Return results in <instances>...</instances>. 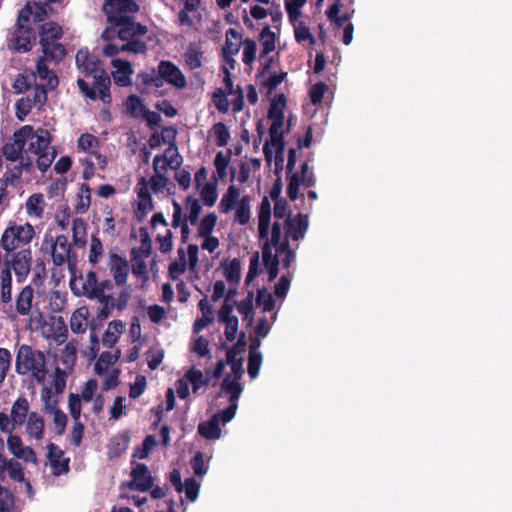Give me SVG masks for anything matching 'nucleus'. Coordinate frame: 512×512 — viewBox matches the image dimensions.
<instances>
[{
	"mask_svg": "<svg viewBox=\"0 0 512 512\" xmlns=\"http://www.w3.org/2000/svg\"><path fill=\"white\" fill-rule=\"evenodd\" d=\"M186 253L183 248L178 249V259L169 265V277L172 280H177L186 271Z\"/></svg>",
	"mask_w": 512,
	"mask_h": 512,
	"instance_id": "a19ab883",
	"label": "nucleus"
},
{
	"mask_svg": "<svg viewBox=\"0 0 512 512\" xmlns=\"http://www.w3.org/2000/svg\"><path fill=\"white\" fill-rule=\"evenodd\" d=\"M91 203V189L88 184L83 183L80 186L79 193L77 195V204L75 209L78 213H85Z\"/></svg>",
	"mask_w": 512,
	"mask_h": 512,
	"instance_id": "c03bdc74",
	"label": "nucleus"
},
{
	"mask_svg": "<svg viewBox=\"0 0 512 512\" xmlns=\"http://www.w3.org/2000/svg\"><path fill=\"white\" fill-rule=\"evenodd\" d=\"M125 106H126L127 111L133 117H139L144 112V105H143L141 99L136 95H130L126 99Z\"/></svg>",
	"mask_w": 512,
	"mask_h": 512,
	"instance_id": "052dcab7",
	"label": "nucleus"
},
{
	"mask_svg": "<svg viewBox=\"0 0 512 512\" xmlns=\"http://www.w3.org/2000/svg\"><path fill=\"white\" fill-rule=\"evenodd\" d=\"M45 207V198L41 193L30 195L25 202L26 213L31 218L41 219L44 215Z\"/></svg>",
	"mask_w": 512,
	"mask_h": 512,
	"instance_id": "c85d7f7f",
	"label": "nucleus"
},
{
	"mask_svg": "<svg viewBox=\"0 0 512 512\" xmlns=\"http://www.w3.org/2000/svg\"><path fill=\"white\" fill-rule=\"evenodd\" d=\"M275 40H276V33L270 29L269 26H265L260 34L258 35V41L262 43L263 50L258 57V61H266L270 57H267L268 54L275 50Z\"/></svg>",
	"mask_w": 512,
	"mask_h": 512,
	"instance_id": "2f4dec72",
	"label": "nucleus"
},
{
	"mask_svg": "<svg viewBox=\"0 0 512 512\" xmlns=\"http://www.w3.org/2000/svg\"><path fill=\"white\" fill-rule=\"evenodd\" d=\"M270 107L268 110V119L272 121L269 136L270 142H266L263 147L265 160L270 163L273 154L275 160V170H282L283 167V150H284V137H283V123H284V109L287 104V98L284 93L275 94L270 98Z\"/></svg>",
	"mask_w": 512,
	"mask_h": 512,
	"instance_id": "f03ea898",
	"label": "nucleus"
},
{
	"mask_svg": "<svg viewBox=\"0 0 512 512\" xmlns=\"http://www.w3.org/2000/svg\"><path fill=\"white\" fill-rule=\"evenodd\" d=\"M328 86L324 82L315 83L310 91L309 96L313 105L320 104L323 100L324 94L327 91Z\"/></svg>",
	"mask_w": 512,
	"mask_h": 512,
	"instance_id": "338daca9",
	"label": "nucleus"
},
{
	"mask_svg": "<svg viewBox=\"0 0 512 512\" xmlns=\"http://www.w3.org/2000/svg\"><path fill=\"white\" fill-rule=\"evenodd\" d=\"M89 311L86 307L75 310L70 318V328L73 333H84L88 325Z\"/></svg>",
	"mask_w": 512,
	"mask_h": 512,
	"instance_id": "72a5a7b5",
	"label": "nucleus"
},
{
	"mask_svg": "<svg viewBox=\"0 0 512 512\" xmlns=\"http://www.w3.org/2000/svg\"><path fill=\"white\" fill-rule=\"evenodd\" d=\"M295 40L298 43L309 41L311 45H314L316 40L310 32L309 27L303 21H298L293 24Z\"/></svg>",
	"mask_w": 512,
	"mask_h": 512,
	"instance_id": "a18cd8bd",
	"label": "nucleus"
},
{
	"mask_svg": "<svg viewBox=\"0 0 512 512\" xmlns=\"http://www.w3.org/2000/svg\"><path fill=\"white\" fill-rule=\"evenodd\" d=\"M73 242L77 247H83L86 244V223L81 218H75L72 221Z\"/></svg>",
	"mask_w": 512,
	"mask_h": 512,
	"instance_id": "79ce46f5",
	"label": "nucleus"
},
{
	"mask_svg": "<svg viewBox=\"0 0 512 512\" xmlns=\"http://www.w3.org/2000/svg\"><path fill=\"white\" fill-rule=\"evenodd\" d=\"M185 380L191 384L193 393H197L200 388L208 384V379L204 377L203 373L192 367L185 374Z\"/></svg>",
	"mask_w": 512,
	"mask_h": 512,
	"instance_id": "37998d69",
	"label": "nucleus"
},
{
	"mask_svg": "<svg viewBox=\"0 0 512 512\" xmlns=\"http://www.w3.org/2000/svg\"><path fill=\"white\" fill-rule=\"evenodd\" d=\"M238 197L239 191L234 186H230L220 201L219 207L221 212L228 213L235 205Z\"/></svg>",
	"mask_w": 512,
	"mask_h": 512,
	"instance_id": "09e8293b",
	"label": "nucleus"
},
{
	"mask_svg": "<svg viewBox=\"0 0 512 512\" xmlns=\"http://www.w3.org/2000/svg\"><path fill=\"white\" fill-rule=\"evenodd\" d=\"M35 236V229L30 223L11 224L5 228L0 238V246L4 252L10 253L22 248H30L29 244Z\"/></svg>",
	"mask_w": 512,
	"mask_h": 512,
	"instance_id": "423d86ee",
	"label": "nucleus"
},
{
	"mask_svg": "<svg viewBox=\"0 0 512 512\" xmlns=\"http://www.w3.org/2000/svg\"><path fill=\"white\" fill-rule=\"evenodd\" d=\"M242 43L241 35L233 28H230L226 32V42L223 47V54L227 62H233L231 58L232 55H235L239 52L240 46Z\"/></svg>",
	"mask_w": 512,
	"mask_h": 512,
	"instance_id": "7c9ffc66",
	"label": "nucleus"
},
{
	"mask_svg": "<svg viewBox=\"0 0 512 512\" xmlns=\"http://www.w3.org/2000/svg\"><path fill=\"white\" fill-rule=\"evenodd\" d=\"M250 216L249 201L246 198H243L236 208L235 221L241 225H245L249 222Z\"/></svg>",
	"mask_w": 512,
	"mask_h": 512,
	"instance_id": "6e6d98bb",
	"label": "nucleus"
},
{
	"mask_svg": "<svg viewBox=\"0 0 512 512\" xmlns=\"http://www.w3.org/2000/svg\"><path fill=\"white\" fill-rule=\"evenodd\" d=\"M12 354L6 348H0V385L5 381L11 368Z\"/></svg>",
	"mask_w": 512,
	"mask_h": 512,
	"instance_id": "603ef678",
	"label": "nucleus"
},
{
	"mask_svg": "<svg viewBox=\"0 0 512 512\" xmlns=\"http://www.w3.org/2000/svg\"><path fill=\"white\" fill-rule=\"evenodd\" d=\"M103 12L110 23L129 19L126 14L136 13L139 10L138 4L134 0H105Z\"/></svg>",
	"mask_w": 512,
	"mask_h": 512,
	"instance_id": "2eb2a0df",
	"label": "nucleus"
},
{
	"mask_svg": "<svg viewBox=\"0 0 512 512\" xmlns=\"http://www.w3.org/2000/svg\"><path fill=\"white\" fill-rule=\"evenodd\" d=\"M223 274L225 279L231 284L236 286L241 278V264L238 259H233L228 263L223 264Z\"/></svg>",
	"mask_w": 512,
	"mask_h": 512,
	"instance_id": "ea45409f",
	"label": "nucleus"
},
{
	"mask_svg": "<svg viewBox=\"0 0 512 512\" xmlns=\"http://www.w3.org/2000/svg\"><path fill=\"white\" fill-rule=\"evenodd\" d=\"M217 222L215 213L207 214L199 223L198 234L199 236H208L213 231Z\"/></svg>",
	"mask_w": 512,
	"mask_h": 512,
	"instance_id": "bf43d9fd",
	"label": "nucleus"
},
{
	"mask_svg": "<svg viewBox=\"0 0 512 512\" xmlns=\"http://www.w3.org/2000/svg\"><path fill=\"white\" fill-rule=\"evenodd\" d=\"M47 412L53 415V423L55 425L57 435H62L67 426V415L58 408L51 409Z\"/></svg>",
	"mask_w": 512,
	"mask_h": 512,
	"instance_id": "13d9d810",
	"label": "nucleus"
},
{
	"mask_svg": "<svg viewBox=\"0 0 512 512\" xmlns=\"http://www.w3.org/2000/svg\"><path fill=\"white\" fill-rule=\"evenodd\" d=\"M47 459L49 461L52 474L60 476L69 471V459L63 457V451L54 443L47 446Z\"/></svg>",
	"mask_w": 512,
	"mask_h": 512,
	"instance_id": "b1692460",
	"label": "nucleus"
},
{
	"mask_svg": "<svg viewBox=\"0 0 512 512\" xmlns=\"http://www.w3.org/2000/svg\"><path fill=\"white\" fill-rule=\"evenodd\" d=\"M233 408L234 406L232 408H225L220 410L215 413L209 421L200 423L198 426V433L202 437L210 440L220 438L221 429L219 425H225L234 418L232 411Z\"/></svg>",
	"mask_w": 512,
	"mask_h": 512,
	"instance_id": "ddd939ff",
	"label": "nucleus"
},
{
	"mask_svg": "<svg viewBox=\"0 0 512 512\" xmlns=\"http://www.w3.org/2000/svg\"><path fill=\"white\" fill-rule=\"evenodd\" d=\"M51 256L55 266H63L66 264L70 270L75 266L76 256L65 235H58L55 238L52 244Z\"/></svg>",
	"mask_w": 512,
	"mask_h": 512,
	"instance_id": "dca6fc26",
	"label": "nucleus"
},
{
	"mask_svg": "<svg viewBox=\"0 0 512 512\" xmlns=\"http://www.w3.org/2000/svg\"><path fill=\"white\" fill-rule=\"evenodd\" d=\"M203 52L200 46L196 43H190L184 59L187 67L191 70L201 67L202 65Z\"/></svg>",
	"mask_w": 512,
	"mask_h": 512,
	"instance_id": "4c0bfd02",
	"label": "nucleus"
},
{
	"mask_svg": "<svg viewBox=\"0 0 512 512\" xmlns=\"http://www.w3.org/2000/svg\"><path fill=\"white\" fill-rule=\"evenodd\" d=\"M260 63L262 68L258 73V77L262 78L261 91L265 90L266 97L270 98L273 91L284 81L287 73L279 69L280 62L278 54Z\"/></svg>",
	"mask_w": 512,
	"mask_h": 512,
	"instance_id": "9d476101",
	"label": "nucleus"
},
{
	"mask_svg": "<svg viewBox=\"0 0 512 512\" xmlns=\"http://www.w3.org/2000/svg\"><path fill=\"white\" fill-rule=\"evenodd\" d=\"M48 58H42L37 63V74L41 80L46 81V87L50 90L54 89L58 85V78L56 74L50 70L46 64Z\"/></svg>",
	"mask_w": 512,
	"mask_h": 512,
	"instance_id": "e433bc0d",
	"label": "nucleus"
},
{
	"mask_svg": "<svg viewBox=\"0 0 512 512\" xmlns=\"http://www.w3.org/2000/svg\"><path fill=\"white\" fill-rule=\"evenodd\" d=\"M109 268L116 285H124L126 283L129 270L126 259L117 254H112L109 260Z\"/></svg>",
	"mask_w": 512,
	"mask_h": 512,
	"instance_id": "a878e982",
	"label": "nucleus"
},
{
	"mask_svg": "<svg viewBox=\"0 0 512 512\" xmlns=\"http://www.w3.org/2000/svg\"><path fill=\"white\" fill-rule=\"evenodd\" d=\"M21 128L29 130L24 137L26 157H29V154L36 155L38 169L45 172L56 157L55 150L50 146V133L42 128L34 130L30 125H24Z\"/></svg>",
	"mask_w": 512,
	"mask_h": 512,
	"instance_id": "39448f33",
	"label": "nucleus"
},
{
	"mask_svg": "<svg viewBox=\"0 0 512 512\" xmlns=\"http://www.w3.org/2000/svg\"><path fill=\"white\" fill-rule=\"evenodd\" d=\"M117 27V36L123 43L121 45L107 44L103 48V54L114 57L120 52L132 54H145L147 51L146 35L148 29L145 25L135 22L132 18L113 22Z\"/></svg>",
	"mask_w": 512,
	"mask_h": 512,
	"instance_id": "7ed1b4c3",
	"label": "nucleus"
},
{
	"mask_svg": "<svg viewBox=\"0 0 512 512\" xmlns=\"http://www.w3.org/2000/svg\"><path fill=\"white\" fill-rule=\"evenodd\" d=\"M32 9L23 8L19 12L17 28L12 34L9 47L17 52H27L31 49L36 39L35 29L31 27L30 16Z\"/></svg>",
	"mask_w": 512,
	"mask_h": 512,
	"instance_id": "6e6552de",
	"label": "nucleus"
},
{
	"mask_svg": "<svg viewBox=\"0 0 512 512\" xmlns=\"http://www.w3.org/2000/svg\"><path fill=\"white\" fill-rule=\"evenodd\" d=\"M191 467L197 476H203L207 473L208 466L202 452H196L191 460Z\"/></svg>",
	"mask_w": 512,
	"mask_h": 512,
	"instance_id": "774afa93",
	"label": "nucleus"
},
{
	"mask_svg": "<svg viewBox=\"0 0 512 512\" xmlns=\"http://www.w3.org/2000/svg\"><path fill=\"white\" fill-rule=\"evenodd\" d=\"M200 196L206 206L212 207L216 203L218 197L216 187L210 183L204 184L201 187Z\"/></svg>",
	"mask_w": 512,
	"mask_h": 512,
	"instance_id": "4d7b16f0",
	"label": "nucleus"
},
{
	"mask_svg": "<svg viewBox=\"0 0 512 512\" xmlns=\"http://www.w3.org/2000/svg\"><path fill=\"white\" fill-rule=\"evenodd\" d=\"M230 162V158L228 155L223 152H218L214 159V166L216 169V176L220 180H224L227 176V167Z\"/></svg>",
	"mask_w": 512,
	"mask_h": 512,
	"instance_id": "864d4df0",
	"label": "nucleus"
},
{
	"mask_svg": "<svg viewBox=\"0 0 512 512\" xmlns=\"http://www.w3.org/2000/svg\"><path fill=\"white\" fill-rule=\"evenodd\" d=\"M118 359L117 355L112 354L111 352H103L95 363V373L98 375L103 374L107 371L108 367L114 364Z\"/></svg>",
	"mask_w": 512,
	"mask_h": 512,
	"instance_id": "8fccbe9b",
	"label": "nucleus"
},
{
	"mask_svg": "<svg viewBox=\"0 0 512 512\" xmlns=\"http://www.w3.org/2000/svg\"><path fill=\"white\" fill-rule=\"evenodd\" d=\"M273 253L269 244H265L262 248V261L263 265L268 272V281L272 282L278 276L279 272V257L282 258L283 267L288 269L295 260V252L290 249L289 242L284 239L280 247L274 249Z\"/></svg>",
	"mask_w": 512,
	"mask_h": 512,
	"instance_id": "0eeeda50",
	"label": "nucleus"
},
{
	"mask_svg": "<svg viewBox=\"0 0 512 512\" xmlns=\"http://www.w3.org/2000/svg\"><path fill=\"white\" fill-rule=\"evenodd\" d=\"M36 76L34 73H22L17 76L13 83V89L16 93H23L30 89L35 82Z\"/></svg>",
	"mask_w": 512,
	"mask_h": 512,
	"instance_id": "49530a36",
	"label": "nucleus"
},
{
	"mask_svg": "<svg viewBox=\"0 0 512 512\" xmlns=\"http://www.w3.org/2000/svg\"><path fill=\"white\" fill-rule=\"evenodd\" d=\"M98 139L92 134H82L78 139V147L83 152H87L90 154H95V149L98 146Z\"/></svg>",
	"mask_w": 512,
	"mask_h": 512,
	"instance_id": "5fc2aeb1",
	"label": "nucleus"
},
{
	"mask_svg": "<svg viewBox=\"0 0 512 512\" xmlns=\"http://www.w3.org/2000/svg\"><path fill=\"white\" fill-rule=\"evenodd\" d=\"M124 328L120 320L111 321L102 337V343L107 348H112L118 341Z\"/></svg>",
	"mask_w": 512,
	"mask_h": 512,
	"instance_id": "c9c22d12",
	"label": "nucleus"
},
{
	"mask_svg": "<svg viewBox=\"0 0 512 512\" xmlns=\"http://www.w3.org/2000/svg\"><path fill=\"white\" fill-rule=\"evenodd\" d=\"M242 386L240 381H237V377H225L222 381L219 397H226L229 401V405L226 408H233V416L236 414L238 407V399L242 393Z\"/></svg>",
	"mask_w": 512,
	"mask_h": 512,
	"instance_id": "4be33fe9",
	"label": "nucleus"
},
{
	"mask_svg": "<svg viewBox=\"0 0 512 512\" xmlns=\"http://www.w3.org/2000/svg\"><path fill=\"white\" fill-rule=\"evenodd\" d=\"M12 272L8 268L0 269V302L2 306H9V311H13L12 305Z\"/></svg>",
	"mask_w": 512,
	"mask_h": 512,
	"instance_id": "393cba45",
	"label": "nucleus"
},
{
	"mask_svg": "<svg viewBox=\"0 0 512 512\" xmlns=\"http://www.w3.org/2000/svg\"><path fill=\"white\" fill-rule=\"evenodd\" d=\"M39 35L45 58L60 61L65 56V48L59 43L62 28L55 22H46L40 26Z\"/></svg>",
	"mask_w": 512,
	"mask_h": 512,
	"instance_id": "1a4fd4ad",
	"label": "nucleus"
},
{
	"mask_svg": "<svg viewBox=\"0 0 512 512\" xmlns=\"http://www.w3.org/2000/svg\"><path fill=\"white\" fill-rule=\"evenodd\" d=\"M187 221L190 222L191 225H195L198 222L199 215L202 210V206L198 199L188 196L187 197Z\"/></svg>",
	"mask_w": 512,
	"mask_h": 512,
	"instance_id": "3c124183",
	"label": "nucleus"
},
{
	"mask_svg": "<svg viewBox=\"0 0 512 512\" xmlns=\"http://www.w3.org/2000/svg\"><path fill=\"white\" fill-rule=\"evenodd\" d=\"M33 258L31 248H22L4 255L3 268L14 272L19 283L26 280L32 268Z\"/></svg>",
	"mask_w": 512,
	"mask_h": 512,
	"instance_id": "9b49d317",
	"label": "nucleus"
},
{
	"mask_svg": "<svg viewBox=\"0 0 512 512\" xmlns=\"http://www.w3.org/2000/svg\"><path fill=\"white\" fill-rule=\"evenodd\" d=\"M82 283V294L89 299L97 300L103 305V310H109L114 307L115 299L110 294H101L98 289V281L95 272L89 271L85 278L79 279Z\"/></svg>",
	"mask_w": 512,
	"mask_h": 512,
	"instance_id": "4468645a",
	"label": "nucleus"
},
{
	"mask_svg": "<svg viewBox=\"0 0 512 512\" xmlns=\"http://www.w3.org/2000/svg\"><path fill=\"white\" fill-rule=\"evenodd\" d=\"M213 133L216 139V143L219 147L226 146L228 144L230 134L225 124L219 122L213 126Z\"/></svg>",
	"mask_w": 512,
	"mask_h": 512,
	"instance_id": "e2e57ef3",
	"label": "nucleus"
},
{
	"mask_svg": "<svg viewBox=\"0 0 512 512\" xmlns=\"http://www.w3.org/2000/svg\"><path fill=\"white\" fill-rule=\"evenodd\" d=\"M15 372L20 376L30 377L37 383L43 384L48 374L47 359L44 352L27 344L20 345L15 358Z\"/></svg>",
	"mask_w": 512,
	"mask_h": 512,
	"instance_id": "20e7f679",
	"label": "nucleus"
},
{
	"mask_svg": "<svg viewBox=\"0 0 512 512\" xmlns=\"http://www.w3.org/2000/svg\"><path fill=\"white\" fill-rule=\"evenodd\" d=\"M26 431L28 435L36 440H41L44 436V419L36 412L29 413L26 420Z\"/></svg>",
	"mask_w": 512,
	"mask_h": 512,
	"instance_id": "473e14b6",
	"label": "nucleus"
},
{
	"mask_svg": "<svg viewBox=\"0 0 512 512\" xmlns=\"http://www.w3.org/2000/svg\"><path fill=\"white\" fill-rule=\"evenodd\" d=\"M33 297L34 290L30 285H27L17 295L13 311H9V306H3V312L11 319H15L18 315L27 316L32 308Z\"/></svg>",
	"mask_w": 512,
	"mask_h": 512,
	"instance_id": "a211bd4d",
	"label": "nucleus"
},
{
	"mask_svg": "<svg viewBox=\"0 0 512 512\" xmlns=\"http://www.w3.org/2000/svg\"><path fill=\"white\" fill-rule=\"evenodd\" d=\"M111 65L114 68L112 77L116 85L120 87L130 86L132 84L131 76L134 73L132 64L120 58H113Z\"/></svg>",
	"mask_w": 512,
	"mask_h": 512,
	"instance_id": "5701e85b",
	"label": "nucleus"
},
{
	"mask_svg": "<svg viewBox=\"0 0 512 512\" xmlns=\"http://www.w3.org/2000/svg\"><path fill=\"white\" fill-rule=\"evenodd\" d=\"M29 130L26 128H20L13 134V140L3 146V155L7 161L13 163L26 159L25 154V141L24 137L27 135L26 132Z\"/></svg>",
	"mask_w": 512,
	"mask_h": 512,
	"instance_id": "6ab92c4d",
	"label": "nucleus"
},
{
	"mask_svg": "<svg viewBox=\"0 0 512 512\" xmlns=\"http://www.w3.org/2000/svg\"><path fill=\"white\" fill-rule=\"evenodd\" d=\"M66 372L60 367H56L53 375V389L56 395L63 393L66 387Z\"/></svg>",
	"mask_w": 512,
	"mask_h": 512,
	"instance_id": "0e129e2a",
	"label": "nucleus"
},
{
	"mask_svg": "<svg viewBox=\"0 0 512 512\" xmlns=\"http://www.w3.org/2000/svg\"><path fill=\"white\" fill-rule=\"evenodd\" d=\"M291 285V276L290 275H282L279 281L274 286V295L276 300L280 301L278 307H281L282 302L287 296V293L290 289Z\"/></svg>",
	"mask_w": 512,
	"mask_h": 512,
	"instance_id": "de8ad7c7",
	"label": "nucleus"
},
{
	"mask_svg": "<svg viewBox=\"0 0 512 512\" xmlns=\"http://www.w3.org/2000/svg\"><path fill=\"white\" fill-rule=\"evenodd\" d=\"M271 217V205L267 197L262 199L258 212V236L259 238H267L269 234Z\"/></svg>",
	"mask_w": 512,
	"mask_h": 512,
	"instance_id": "c756f323",
	"label": "nucleus"
},
{
	"mask_svg": "<svg viewBox=\"0 0 512 512\" xmlns=\"http://www.w3.org/2000/svg\"><path fill=\"white\" fill-rule=\"evenodd\" d=\"M129 438L123 434L114 436L108 445L109 458H117L122 455L128 448Z\"/></svg>",
	"mask_w": 512,
	"mask_h": 512,
	"instance_id": "58836bf2",
	"label": "nucleus"
},
{
	"mask_svg": "<svg viewBox=\"0 0 512 512\" xmlns=\"http://www.w3.org/2000/svg\"><path fill=\"white\" fill-rule=\"evenodd\" d=\"M200 484L192 477L185 479L183 484V491H185V495L187 499L191 502H194L199 494Z\"/></svg>",
	"mask_w": 512,
	"mask_h": 512,
	"instance_id": "69168bd1",
	"label": "nucleus"
},
{
	"mask_svg": "<svg viewBox=\"0 0 512 512\" xmlns=\"http://www.w3.org/2000/svg\"><path fill=\"white\" fill-rule=\"evenodd\" d=\"M33 106L35 105L32 103L31 97L29 95L20 98L16 102V117L20 121H23L25 117L30 113Z\"/></svg>",
	"mask_w": 512,
	"mask_h": 512,
	"instance_id": "680f3d73",
	"label": "nucleus"
},
{
	"mask_svg": "<svg viewBox=\"0 0 512 512\" xmlns=\"http://www.w3.org/2000/svg\"><path fill=\"white\" fill-rule=\"evenodd\" d=\"M236 292V289H229L227 298L218 312L219 322L225 325V337L228 341L235 340L238 332V318L232 315L233 307L228 303V298Z\"/></svg>",
	"mask_w": 512,
	"mask_h": 512,
	"instance_id": "f3484780",
	"label": "nucleus"
},
{
	"mask_svg": "<svg viewBox=\"0 0 512 512\" xmlns=\"http://www.w3.org/2000/svg\"><path fill=\"white\" fill-rule=\"evenodd\" d=\"M157 72L161 75L166 83L172 85L176 89L181 90L187 87V80L185 75L173 62L165 60L161 61L158 64Z\"/></svg>",
	"mask_w": 512,
	"mask_h": 512,
	"instance_id": "aec40b11",
	"label": "nucleus"
},
{
	"mask_svg": "<svg viewBox=\"0 0 512 512\" xmlns=\"http://www.w3.org/2000/svg\"><path fill=\"white\" fill-rule=\"evenodd\" d=\"M307 228L308 218L306 215L301 213H299L294 220L287 218L285 221V230L287 236L296 241L304 236Z\"/></svg>",
	"mask_w": 512,
	"mask_h": 512,
	"instance_id": "cd10ccee",
	"label": "nucleus"
},
{
	"mask_svg": "<svg viewBox=\"0 0 512 512\" xmlns=\"http://www.w3.org/2000/svg\"><path fill=\"white\" fill-rule=\"evenodd\" d=\"M76 65L85 75L92 76L93 81L90 86L83 79L77 80L80 91L91 100H101L108 104L111 102L110 85L111 80L103 70L100 60L90 55L87 49H80L75 57Z\"/></svg>",
	"mask_w": 512,
	"mask_h": 512,
	"instance_id": "f257e3e1",
	"label": "nucleus"
},
{
	"mask_svg": "<svg viewBox=\"0 0 512 512\" xmlns=\"http://www.w3.org/2000/svg\"><path fill=\"white\" fill-rule=\"evenodd\" d=\"M275 307L276 297L274 293L269 292L265 287L258 288V309H261L262 312H272L270 318H258V348L261 344V338L267 336L277 318Z\"/></svg>",
	"mask_w": 512,
	"mask_h": 512,
	"instance_id": "f8f14e48",
	"label": "nucleus"
},
{
	"mask_svg": "<svg viewBox=\"0 0 512 512\" xmlns=\"http://www.w3.org/2000/svg\"><path fill=\"white\" fill-rule=\"evenodd\" d=\"M131 477V481L127 483L129 489L146 492L153 488V478L145 464L133 463Z\"/></svg>",
	"mask_w": 512,
	"mask_h": 512,
	"instance_id": "412c9836",
	"label": "nucleus"
},
{
	"mask_svg": "<svg viewBox=\"0 0 512 512\" xmlns=\"http://www.w3.org/2000/svg\"><path fill=\"white\" fill-rule=\"evenodd\" d=\"M32 167V160L29 157L21 159L19 163L13 166H8L6 172L3 175L5 185L13 187L18 186L19 180L22 176L23 171H30Z\"/></svg>",
	"mask_w": 512,
	"mask_h": 512,
	"instance_id": "bb28decb",
	"label": "nucleus"
},
{
	"mask_svg": "<svg viewBox=\"0 0 512 512\" xmlns=\"http://www.w3.org/2000/svg\"><path fill=\"white\" fill-rule=\"evenodd\" d=\"M28 412V400L24 397L17 398L11 408V417L13 418L14 423H16L18 426L23 425L29 416Z\"/></svg>",
	"mask_w": 512,
	"mask_h": 512,
	"instance_id": "f704fd0d",
	"label": "nucleus"
}]
</instances>
